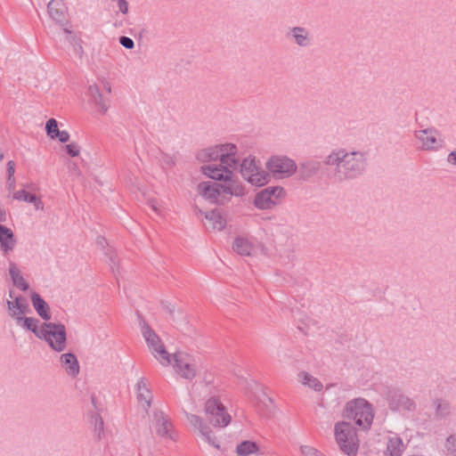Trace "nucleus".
Returning a JSON list of instances; mask_svg holds the SVG:
<instances>
[{"instance_id": "nucleus-57", "label": "nucleus", "mask_w": 456, "mask_h": 456, "mask_svg": "<svg viewBox=\"0 0 456 456\" xmlns=\"http://www.w3.org/2000/svg\"><path fill=\"white\" fill-rule=\"evenodd\" d=\"M63 30H64V32H65V33H67V34H69V35H70V34H71V31H70V30H69L68 28H64Z\"/></svg>"}, {"instance_id": "nucleus-19", "label": "nucleus", "mask_w": 456, "mask_h": 456, "mask_svg": "<svg viewBox=\"0 0 456 456\" xmlns=\"http://www.w3.org/2000/svg\"><path fill=\"white\" fill-rule=\"evenodd\" d=\"M87 92L91 101L98 108L99 111L102 114H105L109 109V102L104 100L99 87L95 84L90 85Z\"/></svg>"}, {"instance_id": "nucleus-25", "label": "nucleus", "mask_w": 456, "mask_h": 456, "mask_svg": "<svg viewBox=\"0 0 456 456\" xmlns=\"http://www.w3.org/2000/svg\"><path fill=\"white\" fill-rule=\"evenodd\" d=\"M9 274L15 287L23 291L28 289L29 286L28 282L24 280V278L20 274V271L17 267L16 264L13 262L9 263Z\"/></svg>"}, {"instance_id": "nucleus-4", "label": "nucleus", "mask_w": 456, "mask_h": 456, "mask_svg": "<svg viewBox=\"0 0 456 456\" xmlns=\"http://www.w3.org/2000/svg\"><path fill=\"white\" fill-rule=\"evenodd\" d=\"M142 334L151 354L163 366H168L171 363V354L166 350V347L159 336L151 329V327L142 321L141 323Z\"/></svg>"}, {"instance_id": "nucleus-39", "label": "nucleus", "mask_w": 456, "mask_h": 456, "mask_svg": "<svg viewBox=\"0 0 456 456\" xmlns=\"http://www.w3.org/2000/svg\"><path fill=\"white\" fill-rule=\"evenodd\" d=\"M200 435L209 444L217 449L219 448V444L216 443V438L212 436V431L208 426L201 429Z\"/></svg>"}, {"instance_id": "nucleus-34", "label": "nucleus", "mask_w": 456, "mask_h": 456, "mask_svg": "<svg viewBox=\"0 0 456 456\" xmlns=\"http://www.w3.org/2000/svg\"><path fill=\"white\" fill-rule=\"evenodd\" d=\"M436 404V415L438 418H444L450 414L451 405L448 402L441 399H436L434 403Z\"/></svg>"}, {"instance_id": "nucleus-40", "label": "nucleus", "mask_w": 456, "mask_h": 456, "mask_svg": "<svg viewBox=\"0 0 456 456\" xmlns=\"http://www.w3.org/2000/svg\"><path fill=\"white\" fill-rule=\"evenodd\" d=\"M186 417L188 421L195 428H197L200 432L203 428H206L207 426L203 424L202 419L200 416L191 414V413H186Z\"/></svg>"}, {"instance_id": "nucleus-31", "label": "nucleus", "mask_w": 456, "mask_h": 456, "mask_svg": "<svg viewBox=\"0 0 456 456\" xmlns=\"http://www.w3.org/2000/svg\"><path fill=\"white\" fill-rule=\"evenodd\" d=\"M258 450V445L252 441H242L236 447V452L239 456H248L252 453H256Z\"/></svg>"}, {"instance_id": "nucleus-32", "label": "nucleus", "mask_w": 456, "mask_h": 456, "mask_svg": "<svg viewBox=\"0 0 456 456\" xmlns=\"http://www.w3.org/2000/svg\"><path fill=\"white\" fill-rule=\"evenodd\" d=\"M299 378L301 379L304 385H307L309 387L314 388L315 391H321L323 387L321 381L305 371L300 372Z\"/></svg>"}, {"instance_id": "nucleus-15", "label": "nucleus", "mask_w": 456, "mask_h": 456, "mask_svg": "<svg viewBox=\"0 0 456 456\" xmlns=\"http://www.w3.org/2000/svg\"><path fill=\"white\" fill-rule=\"evenodd\" d=\"M16 245V239L12 231L0 224V248L4 256H8Z\"/></svg>"}, {"instance_id": "nucleus-16", "label": "nucleus", "mask_w": 456, "mask_h": 456, "mask_svg": "<svg viewBox=\"0 0 456 456\" xmlns=\"http://www.w3.org/2000/svg\"><path fill=\"white\" fill-rule=\"evenodd\" d=\"M224 151L220 156V164L226 166L225 169H236L239 160L235 158L237 147L234 144H223Z\"/></svg>"}, {"instance_id": "nucleus-36", "label": "nucleus", "mask_w": 456, "mask_h": 456, "mask_svg": "<svg viewBox=\"0 0 456 456\" xmlns=\"http://www.w3.org/2000/svg\"><path fill=\"white\" fill-rule=\"evenodd\" d=\"M444 449L447 456H456V434L447 437Z\"/></svg>"}, {"instance_id": "nucleus-47", "label": "nucleus", "mask_w": 456, "mask_h": 456, "mask_svg": "<svg viewBox=\"0 0 456 456\" xmlns=\"http://www.w3.org/2000/svg\"><path fill=\"white\" fill-rule=\"evenodd\" d=\"M14 172H15V162L13 160H9L7 163L8 180H11L12 177H14Z\"/></svg>"}, {"instance_id": "nucleus-55", "label": "nucleus", "mask_w": 456, "mask_h": 456, "mask_svg": "<svg viewBox=\"0 0 456 456\" xmlns=\"http://www.w3.org/2000/svg\"><path fill=\"white\" fill-rule=\"evenodd\" d=\"M9 297H10L11 298H12L13 300H14V297H16L14 296V293H13L12 290L9 292Z\"/></svg>"}, {"instance_id": "nucleus-5", "label": "nucleus", "mask_w": 456, "mask_h": 456, "mask_svg": "<svg viewBox=\"0 0 456 456\" xmlns=\"http://www.w3.org/2000/svg\"><path fill=\"white\" fill-rule=\"evenodd\" d=\"M40 338L45 339L56 352L66 348L67 333L62 323L44 322L40 328Z\"/></svg>"}, {"instance_id": "nucleus-46", "label": "nucleus", "mask_w": 456, "mask_h": 456, "mask_svg": "<svg viewBox=\"0 0 456 456\" xmlns=\"http://www.w3.org/2000/svg\"><path fill=\"white\" fill-rule=\"evenodd\" d=\"M15 310L17 311L18 315H20V316H22L30 312V308H29V305L28 303L21 305H17V307L15 308Z\"/></svg>"}, {"instance_id": "nucleus-2", "label": "nucleus", "mask_w": 456, "mask_h": 456, "mask_svg": "<svg viewBox=\"0 0 456 456\" xmlns=\"http://www.w3.org/2000/svg\"><path fill=\"white\" fill-rule=\"evenodd\" d=\"M344 416L349 419H353L357 426L367 430L372 424L374 411L372 405L365 399L357 398L346 403Z\"/></svg>"}, {"instance_id": "nucleus-11", "label": "nucleus", "mask_w": 456, "mask_h": 456, "mask_svg": "<svg viewBox=\"0 0 456 456\" xmlns=\"http://www.w3.org/2000/svg\"><path fill=\"white\" fill-rule=\"evenodd\" d=\"M388 402L389 407L393 411H413L415 409L414 402L405 395L400 393L399 391H390L388 393Z\"/></svg>"}, {"instance_id": "nucleus-13", "label": "nucleus", "mask_w": 456, "mask_h": 456, "mask_svg": "<svg viewBox=\"0 0 456 456\" xmlns=\"http://www.w3.org/2000/svg\"><path fill=\"white\" fill-rule=\"evenodd\" d=\"M437 132L435 129L428 128L416 133L417 138L421 142V148L424 150H435L442 146V140H437Z\"/></svg>"}, {"instance_id": "nucleus-21", "label": "nucleus", "mask_w": 456, "mask_h": 456, "mask_svg": "<svg viewBox=\"0 0 456 456\" xmlns=\"http://www.w3.org/2000/svg\"><path fill=\"white\" fill-rule=\"evenodd\" d=\"M156 432L160 436L171 437L169 432L172 424L169 419L163 412H156L154 414Z\"/></svg>"}, {"instance_id": "nucleus-18", "label": "nucleus", "mask_w": 456, "mask_h": 456, "mask_svg": "<svg viewBox=\"0 0 456 456\" xmlns=\"http://www.w3.org/2000/svg\"><path fill=\"white\" fill-rule=\"evenodd\" d=\"M87 92L91 101L98 108L99 111L102 114H105L109 109V102L104 100L99 87L95 84L90 85Z\"/></svg>"}, {"instance_id": "nucleus-56", "label": "nucleus", "mask_w": 456, "mask_h": 456, "mask_svg": "<svg viewBox=\"0 0 456 456\" xmlns=\"http://www.w3.org/2000/svg\"><path fill=\"white\" fill-rule=\"evenodd\" d=\"M91 400H92L93 404L94 405V401H95V396H94V395H93L91 396Z\"/></svg>"}, {"instance_id": "nucleus-6", "label": "nucleus", "mask_w": 456, "mask_h": 456, "mask_svg": "<svg viewBox=\"0 0 456 456\" xmlns=\"http://www.w3.org/2000/svg\"><path fill=\"white\" fill-rule=\"evenodd\" d=\"M198 191L202 197L211 203L224 204L232 194L240 192L233 191L230 186H224L216 183L203 182L199 183Z\"/></svg>"}, {"instance_id": "nucleus-10", "label": "nucleus", "mask_w": 456, "mask_h": 456, "mask_svg": "<svg viewBox=\"0 0 456 456\" xmlns=\"http://www.w3.org/2000/svg\"><path fill=\"white\" fill-rule=\"evenodd\" d=\"M175 362L174 367L176 372L186 379H192L196 376V367L191 363L189 354L176 352L172 355Z\"/></svg>"}, {"instance_id": "nucleus-30", "label": "nucleus", "mask_w": 456, "mask_h": 456, "mask_svg": "<svg viewBox=\"0 0 456 456\" xmlns=\"http://www.w3.org/2000/svg\"><path fill=\"white\" fill-rule=\"evenodd\" d=\"M27 303H28L27 299L22 296L16 297H14V300H12V301L7 300V302H6L8 311H9V315L12 318L16 320L17 324L20 323V322L22 320V316L18 315V313L15 310V308L17 307V305H24Z\"/></svg>"}, {"instance_id": "nucleus-23", "label": "nucleus", "mask_w": 456, "mask_h": 456, "mask_svg": "<svg viewBox=\"0 0 456 456\" xmlns=\"http://www.w3.org/2000/svg\"><path fill=\"white\" fill-rule=\"evenodd\" d=\"M224 150L223 144L203 149L197 153V159L200 162L220 159Z\"/></svg>"}, {"instance_id": "nucleus-26", "label": "nucleus", "mask_w": 456, "mask_h": 456, "mask_svg": "<svg viewBox=\"0 0 456 456\" xmlns=\"http://www.w3.org/2000/svg\"><path fill=\"white\" fill-rule=\"evenodd\" d=\"M137 398L140 403H143V408L146 410L151 407V402L152 399L151 392L147 387L145 379L142 378L137 383Z\"/></svg>"}, {"instance_id": "nucleus-29", "label": "nucleus", "mask_w": 456, "mask_h": 456, "mask_svg": "<svg viewBox=\"0 0 456 456\" xmlns=\"http://www.w3.org/2000/svg\"><path fill=\"white\" fill-rule=\"evenodd\" d=\"M387 451L390 456H401L404 451V444L399 436L389 438L387 444Z\"/></svg>"}, {"instance_id": "nucleus-45", "label": "nucleus", "mask_w": 456, "mask_h": 456, "mask_svg": "<svg viewBox=\"0 0 456 456\" xmlns=\"http://www.w3.org/2000/svg\"><path fill=\"white\" fill-rule=\"evenodd\" d=\"M54 139L57 138L61 142H67L69 140V134L67 131H60L54 134Z\"/></svg>"}, {"instance_id": "nucleus-33", "label": "nucleus", "mask_w": 456, "mask_h": 456, "mask_svg": "<svg viewBox=\"0 0 456 456\" xmlns=\"http://www.w3.org/2000/svg\"><path fill=\"white\" fill-rule=\"evenodd\" d=\"M39 320L32 317H22V320L19 325H21L24 329L31 330L38 338H40V329H38Z\"/></svg>"}, {"instance_id": "nucleus-35", "label": "nucleus", "mask_w": 456, "mask_h": 456, "mask_svg": "<svg viewBox=\"0 0 456 456\" xmlns=\"http://www.w3.org/2000/svg\"><path fill=\"white\" fill-rule=\"evenodd\" d=\"M91 424L94 426V435L97 439H101L103 434V419L100 414H93L90 419Z\"/></svg>"}, {"instance_id": "nucleus-12", "label": "nucleus", "mask_w": 456, "mask_h": 456, "mask_svg": "<svg viewBox=\"0 0 456 456\" xmlns=\"http://www.w3.org/2000/svg\"><path fill=\"white\" fill-rule=\"evenodd\" d=\"M225 167L226 166L221 164L218 166L211 164L201 167V171L204 175L214 180H224L225 182H230L232 179L233 174L231 169H225Z\"/></svg>"}, {"instance_id": "nucleus-44", "label": "nucleus", "mask_w": 456, "mask_h": 456, "mask_svg": "<svg viewBox=\"0 0 456 456\" xmlns=\"http://www.w3.org/2000/svg\"><path fill=\"white\" fill-rule=\"evenodd\" d=\"M246 162V168L248 171L255 172L256 170V167H258L256 164L255 159H244L241 164H245Z\"/></svg>"}, {"instance_id": "nucleus-49", "label": "nucleus", "mask_w": 456, "mask_h": 456, "mask_svg": "<svg viewBox=\"0 0 456 456\" xmlns=\"http://www.w3.org/2000/svg\"><path fill=\"white\" fill-rule=\"evenodd\" d=\"M32 203L34 204L35 208L37 210H43L44 209V203L40 200V198H38L37 196H36V200H34Z\"/></svg>"}, {"instance_id": "nucleus-48", "label": "nucleus", "mask_w": 456, "mask_h": 456, "mask_svg": "<svg viewBox=\"0 0 456 456\" xmlns=\"http://www.w3.org/2000/svg\"><path fill=\"white\" fill-rule=\"evenodd\" d=\"M69 170L72 173V174H75L77 175H79L81 171L78 167V166L75 163V162H69Z\"/></svg>"}, {"instance_id": "nucleus-54", "label": "nucleus", "mask_w": 456, "mask_h": 456, "mask_svg": "<svg viewBox=\"0 0 456 456\" xmlns=\"http://www.w3.org/2000/svg\"><path fill=\"white\" fill-rule=\"evenodd\" d=\"M104 87H105L106 91H107L109 94L111 92V86H110V83H109V82H106V83L104 84Z\"/></svg>"}, {"instance_id": "nucleus-24", "label": "nucleus", "mask_w": 456, "mask_h": 456, "mask_svg": "<svg viewBox=\"0 0 456 456\" xmlns=\"http://www.w3.org/2000/svg\"><path fill=\"white\" fill-rule=\"evenodd\" d=\"M205 217L207 219L205 224L207 229L221 231L225 227V219L216 210L206 213Z\"/></svg>"}, {"instance_id": "nucleus-53", "label": "nucleus", "mask_w": 456, "mask_h": 456, "mask_svg": "<svg viewBox=\"0 0 456 456\" xmlns=\"http://www.w3.org/2000/svg\"><path fill=\"white\" fill-rule=\"evenodd\" d=\"M6 219V213L5 211L0 208V222H4Z\"/></svg>"}, {"instance_id": "nucleus-38", "label": "nucleus", "mask_w": 456, "mask_h": 456, "mask_svg": "<svg viewBox=\"0 0 456 456\" xmlns=\"http://www.w3.org/2000/svg\"><path fill=\"white\" fill-rule=\"evenodd\" d=\"M45 130L48 136L52 139H54V134L59 132L58 122L54 118H50L47 120L45 125Z\"/></svg>"}, {"instance_id": "nucleus-27", "label": "nucleus", "mask_w": 456, "mask_h": 456, "mask_svg": "<svg viewBox=\"0 0 456 456\" xmlns=\"http://www.w3.org/2000/svg\"><path fill=\"white\" fill-rule=\"evenodd\" d=\"M253 248L251 242L243 237L235 238L232 243V249L240 256H250Z\"/></svg>"}, {"instance_id": "nucleus-22", "label": "nucleus", "mask_w": 456, "mask_h": 456, "mask_svg": "<svg viewBox=\"0 0 456 456\" xmlns=\"http://www.w3.org/2000/svg\"><path fill=\"white\" fill-rule=\"evenodd\" d=\"M61 362L69 375L75 377L79 373V363L74 354L67 353L61 354Z\"/></svg>"}, {"instance_id": "nucleus-37", "label": "nucleus", "mask_w": 456, "mask_h": 456, "mask_svg": "<svg viewBox=\"0 0 456 456\" xmlns=\"http://www.w3.org/2000/svg\"><path fill=\"white\" fill-rule=\"evenodd\" d=\"M36 196L37 195L31 194L25 190H20L13 194V199L32 203L36 200Z\"/></svg>"}, {"instance_id": "nucleus-28", "label": "nucleus", "mask_w": 456, "mask_h": 456, "mask_svg": "<svg viewBox=\"0 0 456 456\" xmlns=\"http://www.w3.org/2000/svg\"><path fill=\"white\" fill-rule=\"evenodd\" d=\"M290 34L295 42L299 46H307L310 45L309 32L303 27H294L290 29Z\"/></svg>"}, {"instance_id": "nucleus-41", "label": "nucleus", "mask_w": 456, "mask_h": 456, "mask_svg": "<svg viewBox=\"0 0 456 456\" xmlns=\"http://www.w3.org/2000/svg\"><path fill=\"white\" fill-rule=\"evenodd\" d=\"M301 452L304 456H325L320 451L310 446H301Z\"/></svg>"}, {"instance_id": "nucleus-52", "label": "nucleus", "mask_w": 456, "mask_h": 456, "mask_svg": "<svg viewBox=\"0 0 456 456\" xmlns=\"http://www.w3.org/2000/svg\"><path fill=\"white\" fill-rule=\"evenodd\" d=\"M7 184L9 190H13L15 188V178L12 177L11 180L7 179Z\"/></svg>"}, {"instance_id": "nucleus-51", "label": "nucleus", "mask_w": 456, "mask_h": 456, "mask_svg": "<svg viewBox=\"0 0 456 456\" xmlns=\"http://www.w3.org/2000/svg\"><path fill=\"white\" fill-rule=\"evenodd\" d=\"M166 310L167 311V313L169 314L170 317L175 320V308L173 306H170V305H167L166 306Z\"/></svg>"}, {"instance_id": "nucleus-43", "label": "nucleus", "mask_w": 456, "mask_h": 456, "mask_svg": "<svg viewBox=\"0 0 456 456\" xmlns=\"http://www.w3.org/2000/svg\"><path fill=\"white\" fill-rule=\"evenodd\" d=\"M66 150L68 154L71 157H77L80 152L79 147L76 143H69L66 145Z\"/></svg>"}, {"instance_id": "nucleus-20", "label": "nucleus", "mask_w": 456, "mask_h": 456, "mask_svg": "<svg viewBox=\"0 0 456 456\" xmlns=\"http://www.w3.org/2000/svg\"><path fill=\"white\" fill-rule=\"evenodd\" d=\"M31 302L36 312L43 320L49 321L51 319L50 307L38 293L31 294Z\"/></svg>"}, {"instance_id": "nucleus-17", "label": "nucleus", "mask_w": 456, "mask_h": 456, "mask_svg": "<svg viewBox=\"0 0 456 456\" xmlns=\"http://www.w3.org/2000/svg\"><path fill=\"white\" fill-rule=\"evenodd\" d=\"M50 17L58 23H63L66 20L67 8L62 0H51L47 5Z\"/></svg>"}, {"instance_id": "nucleus-9", "label": "nucleus", "mask_w": 456, "mask_h": 456, "mask_svg": "<svg viewBox=\"0 0 456 456\" xmlns=\"http://www.w3.org/2000/svg\"><path fill=\"white\" fill-rule=\"evenodd\" d=\"M266 167L273 176L279 178L289 177L297 170V165L292 159L281 156L272 157L266 163Z\"/></svg>"}, {"instance_id": "nucleus-58", "label": "nucleus", "mask_w": 456, "mask_h": 456, "mask_svg": "<svg viewBox=\"0 0 456 456\" xmlns=\"http://www.w3.org/2000/svg\"><path fill=\"white\" fill-rule=\"evenodd\" d=\"M151 208H152L154 211H157V207H156L154 204H152V205H151Z\"/></svg>"}, {"instance_id": "nucleus-42", "label": "nucleus", "mask_w": 456, "mask_h": 456, "mask_svg": "<svg viewBox=\"0 0 456 456\" xmlns=\"http://www.w3.org/2000/svg\"><path fill=\"white\" fill-rule=\"evenodd\" d=\"M119 44L126 49H133L134 46L133 39L125 36L119 37Z\"/></svg>"}, {"instance_id": "nucleus-3", "label": "nucleus", "mask_w": 456, "mask_h": 456, "mask_svg": "<svg viewBox=\"0 0 456 456\" xmlns=\"http://www.w3.org/2000/svg\"><path fill=\"white\" fill-rule=\"evenodd\" d=\"M335 438L341 452L348 456H355L359 448V439L356 429L352 424L338 422L334 428Z\"/></svg>"}, {"instance_id": "nucleus-7", "label": "nucleus", "mask_w": 456, "mask_h": 456, "mask_svg": "<svg viewBox=\"0 0 456 456\" xmlns=\"http://www.w3.org/2000/svg\"><path fill=\"white\" fill-rule=\"evenodd\" d=\"M286 192L281 186H268L257 192L254 199V204L260 209H270L281 204Z\"/></svg>"}, {"instance_id": "nucleus-14", "label": "nucleus", "mask_w": 456, "mask_h": 456, "mask_svg": "<svg viewBox=\"0 0 456 456\" xmlns=\"http://www.w3.org/2000/svg\"><path fill=\"white\" fill-rule=\"evenodd\" d=\"M245 164H240V174L244 179H246L248 183L256 186H262L268 182L269 175L265 171H260L259 167H256L255 172L248 171Z\"/></svg>"}, {"instance_id": "nucleus-8", "label": "nucleus", "mask_w": 456, "mask_h": 456, "mask_svg": "<svg viewBox=\"0 0 456 456\" xmlns=\"http://www.w3.org/2000/svg\"><path fill=\"white\" fill-rule=\"evenodd\" d=\"M205 412L208 421L215 427H226L231 422V416L225 407L216 397L209 398L205 403Z\"/></svg>"}, {"instance_id": "nucleus-50", "label": "nucleus", "mask_w": 456, "mask_h": 456, "mask_svg": "<svg viewBox=\"0 0 456 456\" xmlns=\"http://www.w3.org/2000/svg\"><path fill=\"white\" fill-rule=\"evenodd\" d=\"M448 161L450 163H452L454 165H456V151H452L449 155H448Z\"/></svg>"}, {"instance_id": "nucleus-1", "label": "nucleus", "mask_w": 456, "mask_h": 456, "mask_svg": "<svg viewBox=\"0 0 456 456\" xmlns=\"http://www.w3.org/2000/svg\"><path fill=\"white\" fill-rule=\"evenodd\" d=\"M326 165L336 166L335 177L338 181L355 178L365 168L363 154L345 150L332 151L325 160Z\"/></svg>"}]
</instances>
